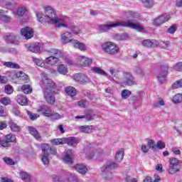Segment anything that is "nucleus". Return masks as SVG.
<instances>
[{"mask_svg": "<svg viewBox=\"0 0 182 182\" xmlns=\"http://www.w3.org/2000/svg\"><path fill=\"white\" fill-rule=\"evenodd\" d=\"M75 119H86L87 122H90L95 119V115L92 114H87L86 115L76 116Z\"/></svg>", "mask_w": 182, "mask_h": 182, "instance_id": "obj_41", "label": "nucleus"}, {"mask_svg": "<svg viewBox=\"0 0 182 182\" xmlns=\"http://www.w3.org/2000/svg\"><path fill=\"white\" fill-rule=\"evenodd\" d=\"M5 139L0 138V146L2 147H11V143H16V136L12 134L6 135Z\"/></svg>", "mask_w": 182, "mask_h": 182, "instance_id": "obj_10", "label": "nucleus"}, {"mask_svg": "<svg viewBox=\"0 0 182 182\" xmlns=\"http://www.w3.org/2000/svg\"><path fill=\"white\" fill-rule=\"evenodd\" d=\"M11 98L8 97H2L0 100V102L1 103V105H4V106H8V105H11Z\"/></svg>", "mask_w": 182, "mask_h": 182, "instance_id": "obj_50", "label": "nucleus"}, {"mask_svg": "<svg viewBox=\"0 0 182 182\" xmlns=\"http://www.w3.org/2000/svg\"><path fill=\"white\" fill-rule=\"evenodd\" d=\"M49 119H50L53 122H55V120H59V119H62L63 117L62 115H60L58 112H51V114H50V117H48Z\"/></svg>", "mask_w": 182, "mask_h": 182, "instance_id": "obj_39", "label": "nucleus"}, {"mask_svg": "<svg viewBox=\"0 0 182 182\" xmlns=\"http://www.w3.org/2000/svg\"><path fill=\"white\" fill-rule=\"evenodd\" d=\"M16 76L18 80H21L24 83H29L31 80L29 79V75H26L25 73L20 71L16 73Z\"/></svg>", "mask_w": 182, "mask_h": 182, "instance_id": "obj_26", "label": "nucleus"}, {"mask_svg": "<svg viewBox=\"0 0 182 182\" xmlns=\"http://www.w3.org/2000/svg\"><path fill=\"white\" fill-rule=\"evenodd\" d=\"M147 146L148 148L151 149L152 150H156L157 149V146L156 145L153 139L149 140Z\"/></svg>", "mask_w": 182, "mask_h": 182, "instance_id": "obj_53", "label": "nucleus"}, {"mask_svg": "<svg viewBox=\"0 0 182 182\" xmlns=\"http://www.w3.org/2000/svg\"><path fill=\"white\" fill-rule=\"evenodd\" d=\"M123 157H124V149H120L115 154V160L120 163L123 160Z\"/></svg>", "mask_w": 182, "mask_h": 182, "instance_id": "obj_32", "label": "nucleus"}, {"mask_svg": "<svg viewBox=\"0 0 182 182\" xmlns=\"http://www.w3.org/2000/svg\"><path fill=\"white\" fill-rule=\"evenodd\" d=\"M41 150L43 154H49V151H50V146L48 144H43L41 145Z\"/></svg>", "mask_w": 182, "mask_h": 182, "instance_id": "obj_42", "label": "nucleus"}, {"mask_svg": "<svg viewBox=\"0 0 182 182\" xmlns=\"http://www.w3.org/2000/svg\"><path fill=\"white\" fill-rule=\"evenodd\" d=\"M130 95H132V92L129 90H123L121 92L122 99H128V97H130Z\"/></svg>", "mask_w": 182, "mask_h": 182, "instance_id": "obj_46", "label": "nucleus"}, {"mask_svg": "<svg viewBox=\"0 0 182 182\" xmlns=\"http://www.w3.org/2000/svg\"><path fill=\"white\" fill-rule=\"evenodd\" d=\"M57 71L60 75H66L68 72V67L63 64H60L57 67Z\"/></svg>", "mask_w": 182, "mask_h": 182, "instance_id": "obj_33", "label": "nucleus"}, {"mask_svg": "<svg viewBox=\"0 0 182 182\" xmlns=\"http://www.w3.org/2000/svg\"><path fill=\"white\" fill-rule=\"evenodd\" d=\"M23 92L25 95H29V93H32V87L29 85H23L21 87Z\"/></svg>", "mask_w": 182, "mask_h": 182, "instance_id": "obj_40", "label": "nucleus"}, {"mask_svg": "<svg viewBox=\"0 0 182 182\" xmlns=\"http://www.w3.org/2000/svg\"><path fill=\"white\" fill-rule=\"evenodd\" d=\"M41 80H42V87L44 92H49L52 90H55L56 89V84L53 82L52 79L48 77L46 73H41Z\"/></svg>", "mask_w": 182, "mask_h": 182, "instance_id": "obj_5", "label": "nucleus"}, {"mask_svg": "<svg viewBox=\"0 0 182 182\" xmlns=\"http://www.w3.org/2000/svg\"><path fill=\"white\" fill-rule=\"evenodd\" d=\"M50 143L54 146H60L61 144H65V138L51 139Z\"/></svg>", "mask_w": 182, "mask_h": 182, "instance_id": "obj_38", "label": "nucleus"}, {"mask_svg": "<svg viewBox=\"0 0 182 182\" xmlns=\"http://www.w3.org/2000/svg\"><path fill=\"white\" fill-rule=\"evenodd\" d=\"M53 93H55L54 90L44 91V98L48 105H53L55 103V98Z\"/></svg>", "mask_w": 182, "mask_h": 182, "instance_id": "obj_14", "label": "nucleus"}, {"mask_svg": "<svg viewBox=\"0 0 182 182\" xmlns=\"http://www.w3.org/2000/svg\"><path fill=\"white\" fill-rule=\"evenodd\" d=\"M27 114H28L29 119H31V120H33V121L36 120V119H38L39 117V114H35V113L29 112V111L27 112Z\"/></svg>", "mask_w": 182, "mask_h": 182, "instance_id": "obj_54", "label": "nucleus"}, {"mask_svg": "<svg viewBox=\"0 0 182 182\" xmlns=\"http://www.w3.org/2000/svg\"><path fill=\"white\" fill-rule=\"evenodd\" d=\"M46 18H47L48 23H53L57 25L59 27V23H63L60 19L58 18L56 11L53 10L50 6H48L45 9Z\"/></svg>", "mask_w": 182, "mask_h": 182, "instance_id": "obj_3", "label": "nucleus"}, {"mask_svg": "<svg viewBox=\"0 0 182 182\" xmlns=\"http://www.w3.org/2000/svg\"><path fill=\"white\" fill-rule=\"evenodd\" d=\"M3 160L4 163L9 164V166H14L15 164V161H14L11 158L5 157Z\"/></svg>", "mask_w": 182, "mask_h": 182, "instance_id": "obj_60", "label": "nucleus"}, {"mask_svg": "<svg viewBox=\"0 0 182 182\" xmlns=\"http://www.w3.org/2000/svg\"><path fill=\"white\" fill-rule=\"evenodd\" d=\"M168 161L169 166L168 171L169 174H176V173H178V171H180V170H181V161L178 160L176 158L171 157L169 158Z\"/></svg>", "mask_w": 182, "mask_h": 182, "instance_id": "obj_7", "label": "nucleus"}, {"mask_svg": "<svg viewBox=\"0 0 182 182\" xmlns=\"http://www.w3.org/2000/svg\"><path fill=\"white\" fill-rule=\"evenodd\" d=\"M101 48L102 50L105 53H108V55H117V53H120V48H119V46L112 41L103 43Z\"/></svg>", "mask_w": 182, "mask_h": 182, "instance_id": "obj_4", "label": "nucleus"}, {"mask_svg": "<svg viewBox=\"0 0 182 182\" xmlns=\"http://www.w3.org/2000/svg\"><path fill=\"white\" fill-rule=\"evenodd\" d=\"M124 16L127 19H133L136 18V14L133 11H127L124 14Z\"/></svg>", "mask_w": 182, "mask_h": 182, "instance_id": "obj_52", "label": "nucleus"}, {"mask_svg": "<svg viewBox=\"0 0 182 182\" xmlns=\"http://www.w3.org/2000/svg\"><path fill=\"white\" fill-rule=\"evenodd\" d=\"M59 59H60V58L55 57V55H50L49 57H47L45 59L46 65L47 66L46 69H48V68H49V65H50V66H55V65H57V63H59Z\"/></svg>", "mask_w": 182, "mask_h": 182, "instance_id": "obj_15", "label": "nucleus"}, {"mask_svg": "<svg viewBox=\"0 0 182 182\" xmlns=\"http://www.w3.org/2000/svg\"><path fill=\"white\" fill-rule=\"evenodd\" d=\"M4 90L7 95H12L14 93V87L10 85H6Z\"/></svg>", "mask_w": 182, "mask_h": 182, "instance_id": "obj_55", "label": "nucleus"}, {"mask_svg": "<svg viewBox=\"0 0 182 182\" xmlns=\"http://www.w3.org/2000/svg\"><path fill=\"white\" fill-rule=\"evenodd\" d=\"M28 129L31 136H33V137H35L36 140H38V141H41V140H42V136H41V134H39V132L37 129H36L35 127H28Z\"/></svg>", "mask_w": 182, "mask_h": 182, "instance_id": "obj_25", "label": "nucleus"}, {"mask_svg": "<svg viewBox=\"0 0 182 182\" xmlns=\"http://www.w3.org/2000/svg\"><path fill=\"white\" fill-rule=\"evenodd\" d=\"M20 177L24 182H31V175L25 171L20 172Z\"/></svg>", "mask_w": 182, "mask_h": 182, "instance_id": "obj_37", "label": "nucleus"}, {"mask_svg": "<svg viewBox=\"0 0 182 182\" xmlns=\"http://www.w3.org/2000/svg\"><path fill=\"white\" fill-rule=\"evenodd\" d=\"M11 16L8 15L2 14L1 16L0 17V20L2 21L3 22H5V23H9V22H11Z\"/></svg>", "mask_w": 182, "mask_h": 182, "instance_id": "obj_57", "label": "nucleus"}, {"mask_svg": "<svg viewBox=\"0 0 182 182\" xmlns=\"http://www.w3.org/2000/svg\"><path fill=\"white\" fill-rule=\"evenodd\" d=\"M118 26H122L124 28H131V29H135L138 32H143L144 31V27L140 24L135 19H129L127 21H118L114 23H111L109 24L100 25L98 27L99 32L103 33V32H107L110 31L112 28H117Z\"/></svg>", "mask_w": 182, "mask_h": 182, "instance_id": "obj_1", "label": "nucleus"}, {"mask_svg": "<svg viewBox=\"0 0 182 182\" xmlns=\"http://www.w3.org/2000/svg\"><path fill=\"white\" fill-rule=\"evenodd\" d=\"M134 72L136 75H139V76H141V77H144V71H143V70H141V68L140 67H138V66L134 67Z\"/></svg>", "mask_w": 182, "mask_h": 182, "instance_id": "obj_45", "label": "nucleus"}, {"mask_svg": "<svg viewBox=\"0 0 182 182\" xmlns=\"http://www.w3.org/2000/svg\"><path fill=\"white\" fill-rule=\"evenodd\" d=\"M142 45L144 48H156L159 45V43L156 40L146 39L142 41Z\"/></svg>", "mask_w": 182, "mask_h": 182, "instance_id": "obj_23", "label": "nucleus"}, {"mask_svg": "<svg viewBox=\"0 0 182 182\" xmlns=\"http://www.w3.org/2000/svg\"><path fill=\"white\" fill-rule=\"evenodd\" d=\"M21 33L23 36H25L26 39H31L33 37V30L31 27L23 28Z\"/></svg>", "mask_w": 182, "mask_h": 182, "instance_id": "obj_19", "label": "nucleus"}, {"mask_svg": "<svg viewBox=\"0 0 182 182\" xmlns=\"http://www.w3.org/2000/svg\"><path fill=\"white\" fill-rule=\"evenodd\" d=\"M9 126L12 132H21V127L18 126L15 122H9Z\"/></svg>", "mask_w": 182, "mask_h": 182, "instance_id": "obj_43", "label": "nucleus"}, {"mask_svg": "<svg viewBox=\"0 0 182 182\" xmlns=\"http://www.w3.org/2000/svg\"><path fill=\"white\" fill-rule=\"evenodd\" d=\"M71 45L75 49H79V50H81V52H86V50H87V47H86V45L76 39L74 40L73 44Z\"/></svg>", "mask_w": 182, "mask_h": 182, "instance_id": "obj_21", "label": "nucleus"}, {"mask_svg": "<svg viewBox=\"0 0 182 182\" xmlns=\"http://www.w3.org/2000/svg\"><path fill=\"white\" fill-rule=\"evenodd\" d=\"M27 11L26 7H20L17 10V15H18V16H23V15H26Z\"/></svg>", "mask_w": 182, "mask_h": 182, "instance_id": "obj_47", "label": "nucleus"}, {"mask_svg": "<svg viewBox=\"0 0 182 182\" xmlns=\"http://www.w3.org/2000/svg\"><path fill=\"white\" fill-rule=\"evenodd\" d=\"M159 18H161V21H162V23H165V22H167V21L170 19V16L167 14H163L161 16H159Z\"/></svg>", "mask_w": 182, "mask_h": 182, "instance_id": "obj_63", "label": "nucleus"}, {"mask_svg": "<svg viewBox=\"0 0 182 182\" xmlns=\"http://www.w3.org/2000/svg\"><path fill=\"white\" fill-rule=\"evenodd\" d=\"M80 132L81 133H92L93 132V126L90 125H84V126H80L79 127Z\"/></svg>", "mask_w": 182, "mask_h": 182, "instance_id": "obj_31", "label": "nucleus"}, {"mask_svg": "<svg viewBox=\"0 0 182 182\" xmlns=\"http://www.w3.org/2000/svg\"><path fill=\"white\" fill-rule=\"evenodd\" d=\"M3 65L6 68H9V69H20L21 68V66H19L17 63H12L11 61L4 62Z\"/></svg>", "mask_w": 182, "mask_h": 182, "instance_id": "obj_34", "label": "nucleus"}, {"mask_svg": "<svg viewBox=\"0 0 182 182\" xmlns=\"http://www.w3.org/2000/svg\"><path fill=\"white\" fill-rule=\"evenodd\" d=\"M78 59L80 60V66H82L83 68H87L93 63V60H92V58L83 55L80 56Z\"/></svg>", "mask_w": 182, "mask_h": 182, "instance_id": "obj_17", "label": "nucleus"}, {"mask_svg": "<svg viewBox=\"0 0 182 182\" xmlns=\"http://www.w3.org/2000/svg\"><path fill=\"white\" fill-rule=\"evenodd\" d=\"M176 31H177V26H176V24H173L168 28L167 33L173 34V33H175Z\"/></svg>", "mask_w": 182, "mask_h": 182, "instance_id": "obj_59", "label": "nucleus"}, {"mask_svg": "<svg viewBox=\"0 0 182 182\" xmlns=\"http://www.w3.org/2000/svg\"><path fill=\"white\" fill-rule=\"evenodd\" d=\"M122 85L123 86H134V85H136V80L132 73L127 71L123 73Z\"/></svg>", "mask_w": 182, "mask_h": 182, "instance_id": "obj_8", "label": "nucleus"}, {"mask_svg": "<svg viewBox=\"0 0 182 182\" xmlns=\"http://www.w3.org/2000/svg\"><path fill=\"white\" fill-rule=\"evenodd\" d=\"M36 15L38 22H41V23H43L44 25H46V23H48L46 15L43 16V14L41 12H36Z\"/></svg>", "mask_w": 182, "mask_h": 182, "instance_id": "obj_30", "label": "nucleus"}, {"mask_svg": "<svg viewBox=\"0 0 182 182\" xmlns=\"http://www.w3.org/2000/svg\"><path fill=\"white\" fill-rule=\"evenodd\" d=\"M73 79L75 80V82H78L80 85H85V83L90 82V79L83 73H77L73 75Z\"/></svg>", "mask_w": 182, "mask_h": 182, "instance_id": "obj_12", "label": "nucleus"}, {"mask_svg": "<svg viewBox=\"0 0 182 182\" xmlns=\"http://www.w3.org/2000/svg\"><path fill=\"white\" fill-rule=\"evenodd\" d=\"M3 1L0 2V5H2V6H4L6 9H11L14 6L12 3L9 1H6L5 0H2Z\"/></svg>", "mask_w": 182, "mask_h": 182, "instance_id": "obj_48", "label": "nucleus"}, {"mask_svg": "<svg viewBox=\"0 0 182 182\" xmlns=\"http://www.w3.org/2000/svg\"><path fill=\"white\" fill-rule=\"evenodd\" d=\"M166 102H164V100L163 99H159L157 102L154 103V107H161V106H165Z\"/></svg>", "mask_w": 182, "mask_h": 182, "instance_id": "obj_51", "label": "nucleus"}, {"mask_svg": "<svg viewBox=\"0 0 182 182\" xmlns=\"http://www.w3.org/2000/svg\"><path fill=\"white\" fill-rule=\"evenodd\" d=\"M168 73V65H161V71L158 75V80L160 83L163 84L166 82V79L167 77V75Z\"/></svg>", "mask_w": 182, "mask_h": 182, "instance_id": "obj_11", "label": "nucleus"}, {"mask_svg": "<svg viewBox=\"0 0 182 182\" xmlns=\"http://www.w3.org/2000/svg\"><path fill=\"white\" fill-rule=\"evenodd\" d=\"M154 25H155V26H160V25H163V21H161V18H160V16H159L158 18H155L154 20Z\"/></svg>", "mask_w": 182, "mask_h": 182, "instance_id": "obj_62", "label": "nucleus"}, {"mask_svg": "<svg viewBox=\"0 0 182 182\" xmlns=\"http://www.w3.org/2000/svg\"><path fill=\"white\" fill-rule=\"evenodd\" d=\"M53 181L54 182H66L64 180H63L58 175H53L52 176Z\"/></svg>", "mask_w": 182, "mask_h": 182, "instance_id": "obj_64", "label": "nucleus"}, {"mask_svg": "<svg viewBox=\"0 0 182 182\" xmlns=\"http://www.w3.org/2000/svg\"><path fill=\"white\" fill-rule=\"evenodd\" d=\"M58 28H67V29H70L71 31L70 33L72 35H80V33H82V30L79 28V27L68 23V21L60 23L58 24Z\"/></svg>", "mask_w": 182, "mask_h": 182, "instance_id": "obj_9", "label": "nucleus"}, {"mask_svg": "<svg viewBox=\"0 0 182 182\" xmlns=\"http://www.w3.org/2000/svg\"><path fill=\"white\" fill-rule=\"evenodd\" d=\"M44 50L51 55L50 56H55V58L63 59L65 63H67L68 65H73V61L65 57V54L58 48H50L49 50L48 48H44Z\"/></svg>", "mask_w": 182, "mask_h": 182, "instance_id": "obj_6", "label": "nucleus"}, {"mask_svg": "<svg viewBox=\"0 0 182 182\" xmlns=\"http://www.w3.org/2000/svg\"><path fill=\"white\" fill-rule=\"evenodd\" d=\"M65 92L68 95V96H70V97L76 96V88L72 86L66 87L65 88Z\"/></svg>", "mask_w": 182, "mask_h": 182, "instance_id": "obj_29", "label": "nucleus"}, {"mask_svg": "<svg viewBox=\"0 0 182 182\" xmlns=\"http://www.w3.org/2000/svg\"><path fill=\"white\" fill-rule=\"evenodd\" d=\"M16 101L21 106H26L28 105V98L23 95H18L16 97Z\"/></svg>", "mask_w": 182, "mask_h": 182, "instance_id": "obj_27", "label": "nucleus"}, {"mask_svg": "<svg viewBox=\"0 0 182 182\" xmlns=\"http://www.w3.org/2000/svg\"><path fill=\"white\" fill-rule=\"evenodd\" d=\"M75 39L73 38V35L71 32L67 31L61 34V42L63 45H66L68 43H73V41Z\"/></svg>", "mask_w": 182, "mask_h": 182, "instance_id": "obj_13", "label": "nucleus"}, {"mask_svg": "<svg viewBox=\"0 0 182 182\" xmlns=\"http://www.w3.org/2000/svg\"><path fill=\"white\" fill-rule=\"evenodd\" d=\"M142 2L146 8H152L154 5V0H143Z\"/></svg>", "mask_w": 182, "mask_h": 182, "instance_id": "obj_49", "label": "nucleus"}, {"mask_svg": "<svg viewBox=\"0 0 182 182\" xmlns=\"http://www.w3.org/2000/svg\"><path fill=\"white\" fill-rule=\"evenodd\" d=\"M73 168L80 174H86L87 173V167L85 164H77L73 166Z\"/></svg>", "mask_w": 182, "mask_h": 182, "instance_id": "obj_22", "label": "nucleus"}, {"mask_svg": "<svg viewBox=\"0 0 182 182\" xmlns=\"http://www.w3.org/2000/svg\"><path fill=\"white\" fill-rule=\"evenodd\" d=\"M65 156L63 158V161L66 164H73V152L70 149H66L65 151Z\"/></svg>", "mask_w": 182, "mask_h": 182, "instance_id": "obj_18", "label": "nucleus"}, {"mask_svg": "<svg viewBox=\"0 0 182 182\" xmlns=\"http://www.w3.org/2000/svg\"><path fill=\"white\" fill-rule=\"evenodd\" d=\"M37 112H41L43 116H45L46 117H50L53 111L50 110V107L48 106L43 105L38 108Z\"/></svg>", "mask_w": 182, "mask_h": 182, "instance_id": "obj_20", "label": "nucleus"}, {"mask_svg": "<svg viewBox=\"0 0 182 182\" xmlns=\"http://www.w3.org/2000/svg\"><path fill=\"white\" fill-rule=\"evenodd\" d=\"M91 70L94 73H97V75H100L101 76H105V77H107V76H108L107 73H105V70H102V68H100L99 67H92L91 68Z\"/></svg>", "mask_w": 182, "mask_h": 182, "instance_id": "obj_28", "label": "nucleus"}, {"mask_svg": "<svg viewBox=\"0 0 182 182\" xmlns=\"http://www.w3.org/2000/svg\"><path fill=\"white\" fill-rule=\"evenodd\" d=\"M119 168V164L112 161H107L104 166L100 168L104 180H112V178H113V172H112V170H115V168Z\"/></svg>", "mask_w": 182, "mask_h": 182, "instance_id": "obj_2", "label": "nucleus"}, {"mask_svg": "<svg viewBox=\"0 0 182 182\" xmlns=\"http://www.w3.org/2000/svg\"><path fill=\"white\" fill-rule=\"evenodd\" d=\"M173 89H178L179 87H182V79L176 81L173 85H172Z\"/></svg>", "mask_w": 182, "mask_h": 182, "instance_id": "obj_58", "label": "nucleus"}, {"mask_svg": "<svg viewBox=\"0 0 182 182\" xmlns=\"http://www.w3.org/2000/svg\"><path fill=\"white\" fill-rule=\"evenodd\" d=\"M41 161L44 166L48 167V166H49V154H43L41 155Z\"/></svg>", "mask_w": 182, "mask_h": 182, "instance_id": "obj_44", "label": "nucleus"}, {"mask_svg": "<svg viewBox=\"0 0 182 182\" xmlns=\"http://www.w3.org/2000/svg\"><path fill=\"white\" fill-rule=\"evenodd\" d=\"M33 62H34V63L37 65V66H40V68H44V69H46L47 66H46V63L44 61L39 59V58H33Z\"/></svg>", "mask_w": 182, "mask_h": 182, "instance_id": "obj_35", "label": "nucleus"}, {"mask_svg": "<svg viewBox=\"0 0 182 182\" xmlns=\"http://www.w3.org/2000/svg\"><path fill=\"white\" fill-rule=\"evenodd\" d=\"M166 148V144L161 141H158L156 143V149H159V150H163V149Z\"/></svg>", "mask_w": 182, "mask_h": 182, "instance_id": "obj_61", "label": "nucleus"}, {"mask_svg": "<svg viewBox=\"0 0 182 182\" xmlns=\"http://www.w3.org/2000/svg\"><path fill=\"white\" fill-rule=\"evenodd\" d=\"M4 40L7 43H11L12 45H19V41L16 36L14 33H9L4 36Z\"/></svg>", "mask_w": 182, "mask_h": 182, "instance_id": "obj_16", "label": "nucleus"}, {"mask_svg": "<svg viewBox=\"0 0 182 182\" xmlns=\"http://www.w3.org/2000/svg\"><path fill=\"white\" fill-rule=\"evenodd\" d=\"M181 101H182L181 94H177L175 96H173V103H180Z\"/></svg>", "mask_w": 182, "mask_h": 182, "instance_id": "obj_56", "label": "nucleus"}, {"mask_svg": "<svg viewBox=\"0 0 182 182\" xmlns=\"http://www.w3.org/2000/svg\"><path fill=\"white\" fill-rule=\"evenodd\" d=\"M77 140L75 137L64 138V144H67L68 146H75Z\"/></svg>", "mask_w": 182, "mask_h": 182, "instance_id": "obj_36", "label": "nucleus"}, {"mask_svg": "<svg viewBox=\"0 0 182 182\" xmlns=\"http://www.w3.org/2000/svg\"><path fill=\"white\" fill-rule=\"evenodd\" d=\"M41 48H42V43H41L30 44V46H28V50L34 53L41 52Z\"/></svg>", "mask_w": 182, "mask_h": 182, "instance_id": "obj_24", "label": "nucleus"}]
</instances>
